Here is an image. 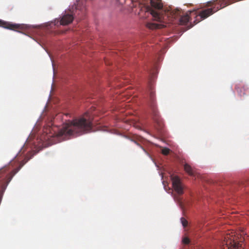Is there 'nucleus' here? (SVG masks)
Segmentation results:
<instances>
[{
	"instance_id": "1",
	"label": "nucleus",
	"mask_w": 249,
	"mask_h": 249,
	"mask_svg": "<svg viewBox=\"0 0 249 249\" xmlns=\"http://www.w3.org/2000/svg\"><path fill=\"white\" fill-rule=\"evenodd\" d=\"M151 6L160 10L157 12L150 7L147 8V11L152 16L154 20L158 21L159 23H148L147 27L151 29H159L166 27L165 20L169 19V20H172L173 19L178 18V21L180 24H185L189 21V17L186 14L181 16L180 12L178 9L172 10L171 8H166L162 9V4L161 0H150Z\"/></svg>"
},
{
	"instance_id": "2",
	"label": "nucleus",
	"mask_w": 249,
	"mask_h": 249,
	"mask_svg": "<svg viewBox=\"0 0 249 249\" xmlns=\"http://www.w3.org/2000/svg\"><path fill=\"white\" fill-rule=\"evenodd\" d=\"M91 122L84 118L69 122L64 124L56 134L55 142L69 139L72 136H78L89 132L91 130Z\"/></svg>"
},
{
	"instance_id": "3",
	"label": "nucleus",
	"mask_w": 249,
	"mask_h": 249,
	"mask_svg": "<svg viewBox=\"0 0 249 249\" xmlns=\"http://www.w3.org/2000/svg\"><path fill=\"white\" fill-rule=\"evenodd\" d=\"M78 9V5L74 3L71 6H69L68 10H65L62 14V16L59 20L60 24L62 25H67L72 22L74 19V11ZM59 22L58 20H54L52 22L54 25H56Z\"/></svg>"
},
{
	"instance_id": "4",
	"label": "nucleus",
	"mask_w": 249,
	"mask_h": 249,
	"mask_svg": "<svg viewBox=\"0 0 249 249\" xmlns=\"http://www.w3.org/2000/svg\"><path fill=\"white\" fill-rule=\"evenodd\" d=\"M0 26L7 29L13 30V28H28L31 27V25L19 24H12L10 22H5L2 20H0Z\"/></svg>"
},
{
	"instance_id": "5",
	"label": "nucleus",
	"mask_w": 249,
	"mask_h": 249,
	"mask_svg": "<svg viewBox=\"0 0 249 249\" xmlns=\"http://www.w3.org/2000/svg\"><path fill=\"white\" fill-rule=\"evenodd\" d=\"M172 186L174 190L178 195H181L183 193V187L181 185L180 180L177 176L171 177Z\"/></svg>"
},
{
	"instance_id": "6",
	"label": "nucleus",
	"mask_w": 249,
	"mask_h": 249,
	"mask_svg": "<svg viewBox=\"0 0 249 249\" xmlns=\"http://www.w3.org/2000/svg\"><path fill=\"white\" fill-rule=\"evenodd\" d=\"M227 240L226 245L229 249H242L241 245L235 241L234 238L231 239L227 236L225 237Z\"/></svg>"
},
{
	"instance_id": "7",
	"label": "nucleus",
	"mask_w": 249,
	"mask_h": 249,
	"mask_svg": "<svg viewBox=\"0 0 249 249\" xmlns=\"http://www.w3.org/2000/svg\"><path fill=\"white\" fill-rule=\"evenodd\" d=\"M149 95L150 98L151 100V103H149V106L151 108V109L152 110L153 113L154 114V115L156 117L157 115L156 109L155 108V106L154 105V92L152 90V87L151 85H149Z\"/></svg>"
},
{
	"instance_id": "8",
	"label": "nucleus",
	"mask_w": 249,
	"mask_h": 249,
	"mask_svg": "<svg viewBox=\"0 0 249 249\" xmlns=\"http://www.w3.org/2000/svg\"><path fill=\"white\" fill-rule=\"evenodd\" d=\"M184 170H185V171L188 174H189L190 175H194V171L193 170V169L192 168V167L189 165H188V164H185L184 165Z\"/></svg>"
},
{
	"instance_id": "9",
	"label": "nucleus",
	"mask_w": 249,
	"mask_h": 249,
	"mask_svg": "<svg viewBox=\"0 0 249 249\" xmlns=\"http://www.w3.org/2000/svg\"><path fill=\"white\" fill-rule=\"evenodd\" d=\"M174 201L179 206L180 208H182V202L180 199V198L176 196H173L172 194Z\"/></svg>"
},
{
	"instance_id": "10",
	"label": "nucleus",
	"mask_w": 249,
	"mask_h": 249,
	"mask_svg": "<svg viewBox=\"0 0 249 249\" xmlns=\"http://www.w3.org/2000/svg\"><path fill=\"white\" fill-rule=\"evenodd\" d=\"M130 140L132 142H133L135 143H136L137 145H138L139 146H140L142 149V150L145 153V154L148 156H149L150 159H151V160H152V161L154 162V164H155L156 166L157 167V168L158 169L159 168V166L157 165V163L153 160L152 159V158L150 156V155H149V154L148 153L146 152V151H145V150H144V148H143L141 145H139V143H138L136 141H133L131 139H130Z\"/></svg>"
},
{
	"instance_id": "11",
	"label": "nucleus",
	"mask_w": 249,
	"mask_h": 249,
	"mask_svg": "<svg viewBox=\"0 0 249 249\" xmlns=\"http://www.w3.org/2000/svg\"><path fill=\"white\" fill-rule=\"evenodd\" d=\"M29 159H27V160H26L25 161L23 160V161L21 163V165H20V166L19 168H18V169H16V170L15 171V172H14V173L13 176H14V175H15L16 174H17V173L18 172V171L20 169V168H21V167H22L24 165V164H25V163H26V162H27V161H28V160H29Z\"/></svg>"
},
{
	"instance_id": "12",
	"label": "nucleus",
	"mask_w": 249,
	"mask_h": 249,
	"mask_svg": "<svg viewBox=\"0 0 249 249\" xmlns=\"http://www.w3.org/2000/svg\"><path fill=\"white\" fill-rule=\"evenodd\" d=\"M170 149L168 148L164 147L162 149L161 152L163 154L166 155L169 153Z\"/></svg>"
},
{
	"instance_id": "13",
	"label": "nucleus",
	"mask_w": 249,
	"mask_h": 249,
	"mask_svg": "<svg viewBox=\"0 0 249 249\" xmlns=\"http://www.w3.org/2000/svg\"><path fill=\"white\" fill-rule=\"evenodd\" d=\"M12 178V177H11V178H9V179L8 180V181H7V182L6 183V185H5V186H2V194L3 193V192H4L5 191V190H6V187H7V185H8V183H9L10 182V181L11 180Z\"/></svg>"
},
{
	"instance_id": "14",
	"label": "nucleus",
	"mask_w": 249,
	"mask_h": 249,
	"mask_svg": "<svg viewBox=\"0 0 249 249\" xmlns=\"http://www.w3.org/2000/svg\"><path fill=\"white\" fill-rule=\"evenodd\" d=\"M181 222L182 223V226L184 227L187 225V221L185 219H184L183 217L180 218Z\"/></svg>"
},
{
	"instance_id": "15",
	"label": "nucleus",
	"mask_w": 249,
	"mask_h": 249,
	"mask_svg": "<svg viewBox=\"0 0 249 249\" xmlns=\"http://www.w3.org/2000/svg\"><path fill=\"white\" fill-rule=\"evenodd\" d=\"M190 241L188 238L184 237L182 239V242L185 244H187L189 243Z\"/></svg>"
},
{
	"instance_id": "16",
	"label": "nucleus",
	"mask_w": 249,
	"mask_h": 249,
	"mask_svg": "<svg viewBox=\"0 0 249 249\" xmlns=\"http://www.w3.org/2000/svg\"><path fill=\"white\" fill-rule=\"evenodd\" d=\"M15 31H17V32H18V33H22V32H21L18 31H17V30H15Z\"/></svg>"
},
{
	"instance_id": "17",
	"label": "nucleus",
	"mask_w": 249,
	"mask_h": 249,
	"mask_svg": "<svg viewBox=\"0 0 249 249\" xmlns=\"http://www.w3.org/2000/svg\"><path fill=\"white\" fill-rule=\"evenodd\" d=\"M163 178V175H161V178Z\"/></svg>"
}]
</instances>
